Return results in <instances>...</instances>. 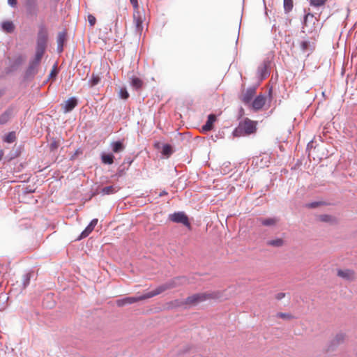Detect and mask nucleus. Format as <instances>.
Returning <instances> with one entry per match:
<instances>
[{
  "mask_svg": "<svg viewBox=\"0 0 357 357\" xmlns=\"http://www.w3.org/2000/svg\"><path fill=\"white\" fill-rule=\"evenodd\" d=\"M185 278L184 277L176 278L167 282L162 285L158 287L155 289L146 293L143 295L139 296H132V297H126L121 299H119L116 301V304L118 306L121 307L126 305L132 304L142 300L151 298L157 295L160 294L163 291L174 288L178 285L183 284L185 282Z\"/></svg>",
  "mask_w": 357,
  "mask_h": 357,
  "instance_id": "nucleus-1",
  "label": "nucleus"
},
{
  "mask_svg": "<svg viewBox=\"0 0 357 357\" xmlns=\"http://www.w3.org/2000/svg\"><path fill=\"white\" fill-rule=\"evenodd\" d=\"M256 122L249 119H245L240 122L238 126L234 130L233 134L235 137L248 135L256 131Z\"/></svg>",
  "mask_w": 357,
  "mask_h": 357,
  "instance_id": "nucleus-2",
  "label": "nucleus"
},
{
  "mask_svg": "<svg viewBox=\"0 0 357 357\" xmlns=\"http://www.w3.org/2000/svg\"><path fill=\"white\" fill-rule=\"evenodd\" d=\"M45 50L46 47L38 46V45H36L35 56L33 59L30 61L29 63V70L30 71L34 70L39 65Z\"/></svg>",
  "mask_w": 357,
  "mask_h": 357,
  "instance_id": "nucleus-3",
  "label": "nucleus"
},
{
  "mask_svg": "<svg viewBox=\"0 0 357 357\" xmlns=\"http://www.w3.org/2000/svg\"><path fill=\"white\" fill-rule=\"evenodd\" d=\"M216 297L214 294H208L206 293L196 294L186 298V303L190 305H197L199 303L206 301L209 298Z\"/></svg>",
  "mask_w": 357,
  "mask_h": 357,
  "instance_id": "nucleus-4",
  "label": "nucleus"
},
{
  "mask_svg": "<svg viewBox=\"0 0 357 357\" xmlns=\"http://www.w3.org/2000/svg\"><path fill=\"white\" fill-rule=\"evenodd\" d=\"M169 219L177 223H182L188 227H190V224L188 220V218L183 212H177L169 215Z\"/></svg>",
  "mask_w": 357,
  "mask_h": 357,
  "instance_id": "nucleus-5",
  "label": "nucleus"
},
{
  "mask_svg": "<svg viewBox=\"0 0 357 357\" xmlns=\"http://www.w3.org/2000/svg\"><path fill=\"white\" fill-rule=\"evenodd\" d=\"M337 275L340 278L347 281H354L356 279V273L354 271L351 269H338Z\"/></svg>",
  "mask_w": 357,
  "mask_h": 357,
  "instance_id": "nucleus-6",
  "label": "nucleus"
},
{
  "mask_svg": "<svg viewBox=\"0 0 357 357\" xmlns=\"http://www.w3.org/2000/svg\"><path fill=\"white\" fill-rule=\"evenodd\" d=\"M26 13L29 15L36 16L38 14V5L36 0H24Z\"/></svg>",
  "mask_w": 357,
  "mask_h": 357,
  "instance_id": "nucleus-7",
  "label": "nucleus"
},
{
  "mask_svg": "<svg viewBox=\"0 0 357 357\" xmlns=\"http://www.w3.org/2000/svg\"><path fill=\"white\" fill-rule=\"evenodd\" d=\"M266 101V97L264 95L257 96L252 102V108L255 111L261 109L265 105Z\"/></svg>",
  "mask_w": 357,
  "mask_h": 357,
  "instance_id": "nucleus-8",
  "label": "nucleus"
},
{
  "mask_svg": "<svg viewBox=\"0 0 357 357\" xmlns=\"http://www.w3.org/2000/svg\"><path fill=\"white\" fill-rule=\"evenodd\" d=\"M1 30L6 33H12L15 29V25L11 20H4L0 24Z\"/></svg>",
  "mask_w": 357,
  "mask_h": 357,
  "instance_id": "nucleus-9",
  "label": "nucleus"
},
{
  "mask_svg": "<svg viewBox=\"0 0 357 357\" xmlns=\"http://www.w3.org/2000/svg\"><path fill=\"white\" fill-rule=\"evenodd\" d=\"M256 93V89L254 87L248 88L242 96V101L245 104H249Z\"/></svg>",
  "mask_w": 357,
  "mask_h": 357,
  "instance_id": "nucleus-10",
  "label": "nucleus"
},
{
  "mask_svg": "<svg viewBox=\"0 0 357 357\" xmlns=\"http://www.w3.org/2000/svg\"><path fill=\"white\" fill-rule=\"evenodd\" d=\"M98 223V219H93L89 225L85 228V229L81 233L79 239H82L87 237L91 231L94 229V227L96 226Z\"/></svg>",
  "mask_w": 357,
  "mask_h": 357,
  "instance_id": "nucleus-11",
  "label": "nucleus"
},
{
  "mask_svg": "<svg viewBox=\"0 0 357 357\" xmlns=\"http://www.w3.org/2000/svg\"><path fill=\"white\" fill-rule=\"evenodd\" d=\"M77 105V100L75 97H72L65 102L63 106V112L68 113L72 111Z\"/></svg>",
  "mask_w": 357,
  "mask_h": 357,
  "instance_id": "nucleus-12",
  "label": "nucleus"
},
{
  "mask_svg": "<svg viewBox=\"0 0 357 357\" xmlns=\"http://www.w3.org/2000/svg\"><path fill=\"white\" fill-rule=\"evenodd\" d=\"M133 20H134V23L135 24L137 31H142L143 19L140 14V12L137 9L135 10V11H134Z\"/></svg>",
  "mask_w": 357,
  "mask_h": 357,
  "instance_id": "nucleus-13",
  "label": "nucleus"
},
{
  "mask_svg": "<svg viewBox=\"0 0 357 357\" xmlns=\"http://www.w3.org/2000/svg\"><path fill=\"white\" fill-rule=\"evenodd\" d=\"M47 35L45 31V30H40L38 33L37 37V43L36 45H38V46L47 47Z\"/></svg>",
  "mask_w": 357,
  "mask_h": 357,
  "instance_id": "nucleus-14",
  "label": "nucleus"
},
{
  "mask_svg": "<svg viewBox=\"0 0 357 357\" xmlns=\"http://www.w3.org/2000/svg\"><path fill=\"white\" fill-rule=\"evenodd\" d=\"M66 38V31H61L58 33L57 36V52L61 53L63 50V45Z\"/></svg>",
  "mask_w": 357,
  "mask_h": 357,
  "instance_id": "nucleus-15",
  "label": "nucleus"
},
{
  "mask_svg": "<svg viewBox=\"0 0 357 357\" xmlns=\"http://www.w3.org/2000/svg\"><path fill=\"white\" fill-rule=\"evenodd\" d=\"M216 121V116L215 114H211L208 116L206 123L202 126L203 131H209L213 129V123Z\"/></svg>",
  "mask_w": 357,
  "mask_h": 357,
  "instance_id": "nucleus-16",
  "label": "nucleus"
},
{
  "mask_svg": "<svg viewBox=\"0 0 357 357\" xmlns=\"http://www.w3.org/2000/svg\"><path fill=\"white\" fill-rule=\"evenodd\" d=\"M13 116V109H6L2 114L0 115V124L3 125L6 123Z\"/></svg>",
  "mask_w": 357,
  "mask_h": 357,
  "instance_id": "nucleus-17",
  "label": "nucleus"
},
{
  "mask_svg": "<svg viewBox=\"0 0 357 357\" xmlns=\"http://www.w3.org/2000/svg\"><path fill=\"white\" fill-rule=\"evenodd\" d=\"M130 85L134 89L139 90L143 86V81L137 77H132L130 78Z\"/></svg>",
  "mask_w": 357,
  "mask_h": 357,
  "instance_id": "nucleus-18",
  "label": "nucleus"
},
{
  "mask_svg": "<svg viewBox=\"0 0 357 357\" xmlns=\"http://www.w3.org/2000/svg\"><path fill=\"white\" fill-rule=\"evenodd\" d=\"M259 220L262 225L267 227L273 226L278 222V219L276 218H260Z\"/></svg>",
  "mask_w": 357,
  "mask_h": 357,
  "instance_id": "nucleus-19",
  "label": "nucleus"
},
{
  "mask_svg": "<svg viewBox=\"0 0 357 357\" xmlns=\"http://www.w3.org/2000/svg\"><path fill=\"white\" fill-rule=\"evenodd\" d=\"M258 73L261 79L266 78L268 75V67L266 64L264 63L259 67Z\"/></svg>",
  "mask_w": 357,
  "mask_h": 357,
  "instance_id": "nucleus-20",
  "label": "nucleus"
},
{
  "mask_svg": "<svg viewBox=\"0 0 357 357\" xmlns=\"http://www.w3.org/2000/svg\"><path fill=\"white\" fill-rule=\"evenodd\" d=\"M114 156L112 153H103L101 155L102 162L104 164L112 165L114 162Z\"/></svg>",
  "mask_w": 357,
  "mask_h": 357,
  "instance_id": "nucleus-21",
  "label": "nucleus"
},
{
  "mask_svg": "<svg viewBox=\"0 0 357 357\" xmlns=\"http://www.w3.org/2000/svg\"><path fill=\"white\" fill-rule=\"evenodd\" d=\"M266 244L269 246L280 248L283 245L284 241L282 238H276L268 241Z\"/></svg>",
  "mask_w": 357,
  "mask_h": 357,
  "instance_id": "nucleus-22",
  "label": "nucleus"
},
{
  "mask_svg": "<svg viewBox=\"0 0 357 357\" xmlns=\"http://www.w3.org/2000/svg\"><path fill=\"white\" fill-rule=\"evenodd\" d=\"M112 149L114 153H119L124 149V146L122 142L118 141L112 144Z\"/></svg>",
  "mask_w": 357,
  "mask_h": 357,
  "instance_id": "nucleus-23",
  "label": "nucleus"
},
{
  "mask_svg": "<svg viewBox=\"0 0 357 357\" xmlns=\"http://www.w3.org/2000/svg\"><path fill=\"white\" fill-rule=\"evenodd\" d=\"M15 132H10L4 137L3 141L7 143H13L15 140Z\"/></svg>",
  "mask_w": 357,
  "mask_h": 357,
  "instance_id": "nucleus-24",
  "label": "nucleus"
},
{
  "mask_svg": "<svg viewBox=\"0 0 357 357\" xmlns=\"http://www.w3.org/2000/svg\"><path fill=\"white\" fill-rule=\"evenodd\" d=\"M116 192V188L112 185L106 186V187L103 188L101 190V192L103 195H110V194H113Z\"/></svg>",
  "mask_w": 357,
  "mask_h": 357,
  "instance_id": "nucleus-25",
  "label": "nucleus"
},
{
  "mask_svg": "<svg viewBox=\"0 0 357 357\" xmlns=\"http://www.w3.org/2000/svg\"><path fill=\"white\" fill-rule=\"evenodd\" d=\"M284 8L286 13L291 11L293 8V0H284Z\"/></svg>",
  "mask_w": 357,
  "mask_h": 357,
  "instance_id": "nucleus-26",
  "label": "nucleus"
},
{
  "mask_svg": "<svg viewBox=\"0 0 357 357\" xmlns=\"http://www.w3.org/2000/svg\"><path fill=\"white\" fill-rule=\"evenodd\" d=\"M327 0H310V5L314 7L321 6L325 4Z\"/></svg>",
  "mask_w": 357,
  "mask_h": 357,
  "instance_id": "nucleus-27",
  "label": "nucleus"
},
{
  "mask_svg": "<svg viewBox=\"0 0 357 357\" xmlns=\"http://www.w3.org/2000/svg\"><path fill=\"white\" fill-rule=\"evenodd\" d=\"M31 275L29 273H26L23 275L22 278V284L23 287L26 288L30 282Z\"/></svg>",
  "mask_w": 357,
  "mask_h": 357,
  "instance_id": "nucleus-28",
  "label": "nucleus"
},
{
  "mask_svg": "<svg viewBox=\"0 0 357 357\" xmlns=\"http://www.w3.org/2000/svg\"><path fill=\"white\" fill-rule=\"evenodd\" d=\"M345 335L343 333H338L335 337L333 342L335 344H340L342 343L344 340Z\"/></svg>",
  "mask_w": 357,
  "mask_h": 357,
  "instance_id": "nucleus-29",
  "label": "nucleus"
},
{
  "mask_svg": "<svg viewBox=\"0 0 357 357\" xmlns=\"http://www.w3.org/2000/svg\"><path fill=\"white\" fill-rule=\"evenodd\" d=\"M162 154L165 155H169L172 154V147L169 144H165L162 147Z\"/></svg>",
  "mask_w": 357,
  "mask_h": 357,
  "instance_id": "nucleus-30",
  "label": "nucleus"
},
{
  "mask_svg": "<svg viewBox=\"0 0 357 357\" xmlns=\"http://www.w3.org/2000/svg\"><path fill=\"white\" fill-rule=\"evenodd\" d=\"M100 82V77L98 75H93L91 79L89 80V84L91 86H94L97 85Z\"/></svg>",
  "mask_w": 357,
  "mask_h": 357,
  "instance_id": "nucleus-31",
  "label": "nucleus"
},
{
  "mask_svg": "<svg viewBox=\"0 0 357 357\" xmlns=\"http://www.w3.org/2000/svg\"><path fill=\"white\" fill-rule=\"evenodd\" d=\"M120 97L123 99H127L129 94L126 89H121L119 91Z\"/></svg>",
  "mask_w": 357,
  "mask_h": 357,
  "instance_id": "nucleus-32",
  "label": "nucleus"
},
{
  "mask_svg": "<svg viewBox=\"0 0 357 357\" xmlns=\"http://www.w3.org/2000/svg\"><path fill=\"white\" fill-rule=\"evenodd\" d=\"M88 21L91 26H93L96 24V20L93 15H88Z\"/></svg>",
  "mask_w": 357,
  "mask_h": 357,
  "instance_id": "nucleus-33",
  "label": "nucleus"
},
{
  "mask_svg": "<svg viewBox=\"0 0 357 357\" xmlns=\"http://www.w3.org/2000/svg\"><path fill=\"white\" fill-rule=\"evenodd\" d=\"M277 317L282 319H290L291 317V315L288 313L280 312L277 314Z\"/></svg>",
  "mask_w": 357,
  "mask_h": 357,
  "instance_id": "nucleus-34",
  "label": "nucleus"
},
{
  "mask_svg": "<svg viewBox=\"0 0 357 357\" xmlns=\"http://www.w3.org/2000/svg\"><path fill=\"white\" fill-rule=\"evenodd\" d=\"M331 217L328 215H323L320 216L321 220L324 222H328L331 220Z\"/></svg>",
  "mask_w": 357,
  "mask_h": 357,
  "instance_id": "nucleus-35",
  "label": "nucleus"
},
{
  "mask_svg": "<svg viewBox=\"0 0 357 357\" xmlns=\"http://www.w3.org/2000/svg\"><path fill=\"white\" fill-rule=\"evenodd\" d=\"M308 41H302L301 43V47L303 50H305L308 47Z\"/></svg>",
  "mask_w": 357,
  "mask_h": 357,
  "instance_id": "nucleus-36",
  "label": "nucleus"
},
{
  "mask_svg": "<svg viewBox=\"0 0 357 357\" xmlns=\"http://www.w3.org/2000/svg\"><path fill=\"white\" fill-rule=\"evenodd\" d=\"M131 4L132 5L135 10L138 9L139 5L137 0H130Z\"/></svg>",
  "mask_w": 357,
  "mask_h": 357,
  "instance_id": "nucleus-37",
  "label": "nucleus"
},
{
  "mask_svg": "<svg viewBox=\"0 0 357 357\" xmlns=\"http://www.w3.org/2000/svg\"><path fill=\"white\" fill-rule=\"evenodd\" d=\"M8 3L13 8L16 7L17 0H8Z\"/></svg>",
  "mask_w": 357,
  "mask_h": 357,
  "instance_id": "nucleus-38",
  "label": "nucleus"
},
{
  "mask_svg": "<svg viewBox=\"0 0 357 357\" xmlns=\"http://www.w3.org/2000/svg\"><path fill=\"white\" fill-rule=\"evenodd\" d=\"M284 296H285V294H284V293H278V294L276 295L275 298H276V299H278V300H281V299H282Z\"/></svg>",
  "mask_w": 357,
  "mask_h": 357,
  "instance_id": "nucleus-39",
  "label": "nucleus"
},
{
  "mask_svg": "<svg viewBox=\"0 0 357 357\" xmlns=\"http://www.w3.org/2000/svg\"><path fill=\"white\" fill-rule=\"evenodd\" d=\"M309 17L312 18L313 17V15H312L310 13H307V15H305V16L304 17V24H305V25H306L307 20H308Z\"/></svg>",
  "mask_w": 357,
  "mask_h": 357,
  "instance_id": "nucleus-40",
  "label": "nucleus"
},
{
  "mask_svg": "<svg viewBox=\"0 0 357 357\" xmlns=\"http://www.w3.org/2000/svg\"><path fill=\"white\" fill-rule=\"evenodd\" d=\"M319 204V202H312V203L309 204L307 206H308V207H310V208H315V207H317Z\"/></svg>",
  "mask_w": 357,
  "mask_h": 357,
  "instance_id": "nucleus-41",
  "label": "nucleus"
},
{
  "mask_svg": "<svg viewBox=\"0 0 357 357\" xmlns=\"http://www.w3.org/2000/svg\"><path fill=\"white\" fill-rule=\"evenodd\" d=\"M58 147V144L56 142H53L52 144H51V149L53 150V149H55Z\"/></svg>",
  "mask_w": 357,
  "mask_h": 357,
  "instance_id": "nucleus-42",
  "label": "nucleus"
},
{
  "mask_svg": "<svg viewBox=\"0 0 357 357\" xmlns=\"http://www.w3.org/2000/svg\"><path fill=\"white\" fill-rule=\"evenodd\" d=\"M167 195V192L165 191V190H163V191L160 192L159 196L160 197H162V196H165V195Z\"/></svg>",
  "mask_w": 357,
  "mask_h": 357,
  "instance_id": "nucleus-43",
  "label": "nucleus"
},
{
  "mask_svg": "<svg viewBox=\"0 0 357 357\" xmlns=\"http://www.w3.org/2000/svg\"><path fill=\"white\" fill-rule=\"evenodd\" d=\"M45 305L47 307L51 308V307H54V302H52V303H50V304H47V305H46V304H45Z\"/></svg>",
  "mask_w": 357,
  "mask_h": 357,
  "instance_id": "nucleus-44",
  "label": "nucleus"
},
{
  "mask_svg": "<svg viewBox=\"0 0 357 357\" xmlns=\"http://www.w3.org/2000/svg\"><path fill=\"white\" fill-rule=\"evenodd\" d=\"M56 75V72L54 70H52L50 73V76H55Z\"/></svg>",
  "mask_w": 357,
  "mask_h": 357,
  "instance_id": "nucleus-45",
  "label": "nucleus"
},
{
  "mask_svg": "<svg viewBox=\"0 0 357 357\" xmlns=\"http://www.w3.org/2000/svg\"><path fill=\"white\" fill-rule=\"evenodd\" d=\"M3 151L0 150V160H1V158L3 157Z\"/></svg>",
  "mask_w": 357,
  "mask_h": 357,
  "instance_id": "nucleus-46",
  "label": "nucleus"
}]
</instances>
